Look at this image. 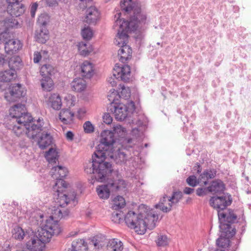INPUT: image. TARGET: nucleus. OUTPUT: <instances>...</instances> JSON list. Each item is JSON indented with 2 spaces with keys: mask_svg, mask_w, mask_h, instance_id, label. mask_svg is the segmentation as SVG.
<instances>
[{
  "mask_svg": "<svg viewBox=\"0 0 251 251\" xmlns=\"http://www.w3.org/2000/svg\"><path fill=\"white\" fill-rule=\"evenodd\" d=\"M120 6L122 10L125 11L127 14L132 12L129 20L126 21L124 19H120L121 13H117L115 17L116 20L113 25V28L118 26L117 36L118 39L123 42L122 45L126 44L128 36V32L135 31L138 28H140L146 23V14L142 11L140 6L137 5H133L132 0H123L120 2Z\"/></svg>",
  "mask_w": 251,
  "mask_h": 251,
  "instance_id": "obj_1",
  "label": "nucleus"
},
{
  "mask_svg": "<svg viewBox=\"0 0 251 251\" xmlns=\"http://www.w3.org/2000/svg\"><path fill=\"white\" fill-rule=\"evenodd\" d=\"M158 219L157 214L153 210H149L145 205L139 206L138 213L129 211L125 215V221L128 227L134 229L139 234H144L147 228L153 229Z\"/></svg>",
  "mask_w": 251,
  "mask_h": 251,
  "instance_id": "obj_2",
  "label": "nucleus"
},
{
  "mask_svg": "<svg viewBox=\"0 0 251 251\" xmlns=\"http://www.w3.org/2000/svg\"><path fill=\"white\" fill-rule=\"evenodd\" d=\"M106 160L104 157L94 154L92 155V162H89V165L85 167V172L87 174H93L97 181H108L113 169L112 164Z\"/></svg>",
  "mask_w": 251,
  "mask_h": 251,
  "instance_id": "obj_3",
  "label": "nucleus"
},
{
  "mask_svg": "<svg viewBox=\"0 0 251 251\" xmlns=\"http://www.w3.org/2000/svg\"><path fill=\"white\" fill-rule=\"evenodd\" d=\"M116 141L114 133L113 131L105 130L100 134V144L96 147L94 152L95 155H99L107 159L108 157L113 158V144Z\"/></svg>",
  "mask_w": 251,
  "mask_h": 251,
  "instance_id": "obj_4",
  "label": "nucleus"
},
{
  "mask_svg": "<svg viewBox=\"0 0 251 251\" xmlns=\"http://www.w3.org/2000/svg\"><path fill=\"white\" fill-rule=\"evenodd\" d=\"M62 231L57 220L52 217L46 220L45 226L38 230L36 234L44 243H48L53 235H58Z\"/></svg>",
  "mask_w": 251,
  "mask_h": 251,
  "instance_id": "obj_5",
  "label": "nucleus"
},
{
  "mask_svg": "<svg viewBox=\"0 0 251 251\" xmlns=\"http://www.w3.org/2000/svg\"><path fill=\"white\" fill-rule=\"evenodd\" d=\"M10 114L13 118L16 119L18 124H21L25 128L33 121L30 114L25 112L24 104L18 103L14 105L10 109Z\"/></svg>",
  "mask_w": 251,
  "mask_h": 251,
  "instance_id": "obj_6",
  "label": "nucleus"
},
{
  "mask_svg": "<svg viewBox=\"0 0 251 251\" xmlns=\"http://www.w3.org/2000/svg\"><path fill=\"white\" fill-rule=\"evenodd\" d=\"M218 219L220 222V230H231L235 227H232L231 224L235 223L237 219V215L230 209L218 211Z\"/></svg>",
  "mask_w": 251,
  "mask_h": 251,
  "instance_id": "obj_7",
  "label": "nucleus"
},
{
  "mask_svg": "<svg viewBox=\"0 0 251 251\" xmlns=\"http://www.w3.org/2000/svg\"><path fill=\"white\" fill-rule=\"evenodd\" d=\"M0 42L4 43L5 52L8 54H13L20 50L23 44L16 39H11L9 33H3L0 34Z\"/></svg>",
  "mask_w": 251,
  "mask_h": 251,
  "instance_id": "obj_8",
  "label": "nucleus"
},
{
  "mask_svg": "<svg viewBox=\"0 0 251 251\" xmlns=\"http://www.w3.org/2000/svg\"><path fill=\"white\" fill-rule=\"evenodd\" d=\"M57 70L50 64L43 65L41 68L40 73L43 76L41 80L42 88L47 91H50L53 86V81L51 76L55 75Z\"/></svg>",
  "mask_w": 251,
  "mask_h": 251,
  "instance_id": "obj_9",
  "label": "nucleus"
},
{
  "mask_svg": "<svg viewBox=\"0 0 251 251\" xmlns=\"http://www.w3.org/2000/svg\"><path fill=\"white\" fill-rule=\"evenodd\" d=\"M232 201L231 195L227 193L222 196L217 195L211 197L209 200V204L218 212L220 210L224 211L231 204Z\"/></svg>",
  "mask_w": 251,
  "mask_h": 251,
  "instance_id": "obj_10",
  "label": "nucleus"
},
{
  "mask_svg": "<svg viewBox=\"0 0 251 251\" xmlns=\"http://www.w3.org/2000/svg\"><path fill=\"white\" fill-rule=\"evenodd\" d=\"M110 111L113 112L116 119L123 121L129 117L126 112V108L125 104L120 103L119 99H113L110 101Z\"/></svg>",
  "mask_w": 251,
  "mask_h": 251,
  "instance_id": "obj_11",
  "label": "nucleus"
},
{
  "mask_svg": "<svg viewBox=\"0 0 251 251\" xmlns=\"http://www.w3.org/2000/svg\"><path fill=\"white\" fill-rule=\"evenodd\" d=\"M8 91V92L5 93L4 98L10 102L18 100L21 98L25 97L26 94L24 88L20 84L11 85Z\"/></svg>",
  "mask_w": 251,
  "mask_h": 251,
  "instance_id": "obj_12",
  "label": "nucleus"
},
{
  "mask_svg": "<svg viewBox=\"0 0 251 251\" xmlns=\"http://www.w3.org/2000/svg\"><path fill=\"white\" fill-rule=\"evenodd\" d=\"M41 121H43V119L41 120L39 118L36 122V124L35 121H33L25 128V133L27 137L34 141L40 135L43 131L46 130L43 127V126L41 124Z\"/></svg>",
  "mask_w": 251,
  "mask_h": 251,
  "instance_id": "obj_13",
  "label": "nucleus"
},
{
  "mask_svg": "<svg viewBox=\"0 0 251 251\" xmlns=\"http://www.w3.org/2000/svg\"><path fill=\"white\" fill-rule=\"evenodd\" d=\"M28 240L26 242L27 249L31 251H42L45 245L40 238L37 234H35L33 231L28 235Z\"/></svg>",
  "mask_w": 251,
  "mask_h": 251,
  "instance_id": "obj_14",
  "label": "nucleus"
},
{
  "mask_svg": "<svg viewBox=\"0 0 251 251\" xmlns=\"http://www.w3.org/2000/svg\"><path fill=\"white\" fill-rule=\"evenodd\" d=\"M221 234L216 240V245L218 247L226 249L230 244V238L232 237L236 233L235 228L231 230H221Z\"/></svg>",
  "mask_w": 251,
  "mask_h": 251,
  "instance_id": "obj_15",
  "label": "nucleus"
},
{
  "mask_svg": "<svg viewBox=\"0 0 251 251\" xmlns=\"http://www.w3.org/2000/svg\"><path fill=\"white\" fill-rule=\"evenodd\" d=\"M53 138L50 132L46 130L43 131L40 135L35 140L39 147L44 150L50 146L53 143Z\"/></svg>",
  "mask_w": 251,
  "mask_h": 251,
  "instance_id": "obj_16",
  "label": "nucleus"
},
{
  "mask_svg": "<svg viewBox=\"0 0 251 251\" xmlns=\"http://www.w3.org/2000/svg\"><path fill=\"white\" fill-rule=\"evenodd\" d=\"M40 24L42 26L35 31V38L37 42L44 44L49 39V32L46 27V21L42 22Z\"/></svg>",
  "mask_w": 251,
  "mask_h": 251,
  "instance_id": "obj_17",
  "label": "nucleus"
},
{
  "mask_svg": "<svg viewBox=\"0 0 251 251\" xmlns=\"http://www.w3.org/2000/svg\"><path fill=\"white\" fill-rule=\"evenodd\" d=\"M100 12L95 6H90L85 12L84 21L89 24H95L100 17Z\"/></svg>",
  "mask_w": 251,
  "mask_h": 251,
  "instance_id": "obj_18",
  "label": "nucleus"
},
{
  "mask_svg": "<svg viewBox=\"0 0 251 251\" xmlns=\"http://www.w3.org/2000/svg\"><path fill=\"white\" fill-rule=\"evenodd\" d=\"M25 5L21 2L8 4L7 7V12L13 17L21 16L25 12Z\"/></svg>",
  "mask_w": 251,
  "mask_h": 251,
  "instance_id": "obj_19",
  "label": "nucleus"
},
{
  "mask_svg": "<svg viewBox=\"0 0 251 251\" xmlns=\"http://www.w3.org/2000/svg\"><path fill=\"white\" fill-rule=\"evenodd\" d=\"M114 70L117 73V76L122 80L127 82L129 80L130 76V67L127 65H124L122 67L116 64Z\"/></svg>",
  "mask_w": 251,
  "mask_h": 251,
  "instance_id": "obj_20",
  "label": "nucleus"
},
{
  "mask_svg": "<svg viewBox=\"0 0 251 251\" xmlns=\"http://www.w3.org/2000/svg\"><path fill=\"white\" fill-rule=\"evenodd\" d=\"M207 189H209V192L213 195H220L224 194L225 185L221 180L217 179L211 182L210 185L207 187Z\"/></svg>",
  "mask_w": 251,
  "mask_h": 251,
  "instance_id": "obj_21",
  "label": "nucleus"
},
{
  "mask_svg": "<svg viewBox=\"0 0 251 251\" xmlns=\"http://www.w3.org/2000/svg\"><path fill=\"white\" fill-rule=\"evenodd\" d=\"M132 50L131 48L126 44L122 45L118 50L119 60L123 63H126L132 57Z\"/></svg>",
  "mask_w": 251,
  "mask_h": 251,
  "instance_id": "obj_22",
  "label": "nucleus"
},
{
  "mask_svg": "<svg viewBox=\"0 0 251 251\" xmlns=\"http://www.w3.org/2000/svg\"><path fill=\"white\" fill-rule=\"evenodd\" d=\"M111 187L112 188V185L109 184V182L105 184L97 186L96 191L99 198L104 200L108 199L110 195V193L112 192Z\"/></svg>",
  "mask_w": 251,
  "mask_h": 251,
  "instance_id": "obj_23",
  "label": "nucleus"
},
{
  "mask_svg": "<svg viewBox=\"0 0 251 251\" xmlns=\"http://www.w3.org/2000/svg\"><path fill=\"white\" fill-rule=\"evenodd\" d=\"M58 197L57 202L60 207H64L71 201L74 203L75 202V197L74 194L69 196L63 192H61L58 193Z\"/></svg>",
  "mask_w": 251,
  "mask_h": 251,
  "instance_id": "obj_24",
  "label": "nucleus"
},
{
  "mask_svg": "<svg viewBox=\"0 0 251 251\" xmlns=\"http://www.w3.org/2000/svg\"><path fill=\"white\" fill-rule=\"evenodd\" d=\"M68 173L66 168L59 165L53 167L50 172L52 176L55 179L65 177L67 176Z\"/></svg>",
  "mask_w": 251,
  "mask_h": 251,
  "instance_id": "obj_25",
  "label": "nucleus"
},
{
  "mask_svg": "<svg viewBox=\"0 0 251 251\" xmlns=\"http://www.w3.org/2000/svg\"><path fill=\"white\" fill-rule=\"evenodd\" d=\"M81 75L85 78H90L94 75L93 64L88 61H84L81 66Z\"/></svg>",
  "mask_w": 251,
  "mask_h": 251,
  "instance_id": "obj_26",
  "label": "nucleus"
},
{
  "mask_svg": "<svg viewBox=\"0 0 251 251\" xmlns=\"http://www.w3.org/2000/svg\"><path fill=\"white\" fill-rule=\"evenodd\" d=\"M8 65L10 70L16 73V71L19 70L23 65L22 59L19 56H13L9 58Z\"/></svg>",
  "mask_w": 251,
  "mask_h": 251,
  "instance_id": "obj_27",
  "label": "nucleus"
},
{
  "mask_svg": "<svg viewBox=\"0 0 251 251\" xmlns=\"http://www.w3.org/2000/svg\"><path fill=\"white\" fill-rule=\"evenodd\" d=\"M217 173V171L215 169H210L205 170L199 176V180H202L203 185H206L208 184L209 179L214 178Z\"/></svg>",
  "mask_w": 251,
  "mask_h": 251,
  "instance_id": "obj_28",
  "label": "nucleus"
},
{
  "mask_svg": "<svg viewBox=\"0 0 251 251\" xmlns=\"http://www.w3.org/2000/svg\"><path fill=\"white\" fill-rule=\"evenodd\" d=\"M71 85L73 90L77 92H81L84 91L86 87L85 81L81 78L74 79Z\"/></svg>",
  "mask_w": 251,
  "mask_h": 251,
  "instance_id": "obj_29",
  "label": "nucleus"
},
{
  "mask_svg": "<svg viewBox=\"0 0 251 251\" xmlns=\"http://www.w3.org/2000/svg\"><path fill=\"white\" fill-rule=\"evenodd\" d=\"M74 114L69 109H63L61 110L59 118L62 122L64 124H70L73 121Z\"/></svg>",
  "mask_w": 251,
  "mask_h": 251,
  "instance_id": "obj_30",
  "label": "nucleus"
},
{
  "mask_svg": "<svg viewBox=\"0 0 251 251\" xmlns=\"http://www.w3.org/2000/svg\"><path fill=\"white\" fill-rule=\"evenodd\" d=\"M13 17H14L11 16L4 20L0 21V25L2 26V30H6L7 31L9 28L16 27L18 25V22Z\"/></svg>",
  "mask_w": 251,
  "mask_h": 251,
  "instance_id": "obj_31",
  "label": "nucleus"
},
{
  "mask_svg": "<svg viewBox=\"0 0 251 251\" xmlns=\"http://www.w3.org/2000/svg\"><path fill=\"white\" fill-rule=\"evenodd\" d=\"M72 250L74 251H87L88 246L83 239H77L73 241L72 244Z\"/></svg>",
  "mask_w": 251,
  "mask_h": 251,
  "instance_id": "obj_32",
  "label": "nucleus"
},
{
  "mask_svg": "<svg viewBox=\"0 0 251 251\" xmlns=\"http://www.w3.org/2000/svg\"><path fill=\"white\" fill-rule=\"evenodd\" d=\"M107 246L108 249L111 251H121L123 249V243L118 239L110 240Z\"/></svg>",
  "mask_w": 251,
  "mask_h": 251,
  "instance_id": "obj_33",
  "label": "nucleus"
},
{
  "mask_svg": "<svg viewBox=\"0 0 251 251\" xmlns=\"http://www.w3.org/2000/svg\"><path fill=\"white\" fill-rule=\"evenodd\" d=\"M110 181L109 182V184L112 185V192H116L120 190H125L126 188V181L123 179H119L116 182H114L109 177Z\"/></svg>",
  "mask_w": 251,
  "mask_h": 251,
  "instance_id": "obj_34",
  "label": "nucleus"
},
{
  "mask_svg": "<svg viewBox=\"0 0 251 251\" xmlns=\"http://www.w3.org/2000/svg\"><path fill=\"white\" fill-rule=\"evenodd\" d=\"M121 95H119L117 92L115 91L114 90V91L110 95H108V99L109 101H111L113 99H118L120 97H123L125 99H127L130 97V92L128 89H126L124 87L122 88Z\"/></svg>",
  "mask_w": 251,
  "mask_h": 251,
  "instance_id": "obj_35",
  "label": "nucleus"
},
{
  "mask_svg": "<svg viewBox=\"0 0 251 251\" xmlns=\"http://www.w3.org/2000/svg\"><path fill=\"white\" fill-rule=\"evenodd\" d=\"M16 73L10 70L0 72V81L3 82H9L16 77Z\"/></svg>",
  "mask_w": 251,
  "mask_h": 251,
  "instance_id": "obj_36",
  "label": "nucleus"
},
{
  "mask_svg": "<svg viewBox=\"0 0 251 251\" xmlns=\"http://www.w3.org/2000/svg\"><path fill=\"white\" fill-rule=\"evenodd\" d=\"M12 237L17 240H22L24 237L29 234L24 231V229L19 226H16L12 230Z\"/></svg>",
  "mask_w": 251,
  "mask_h": 251,
  "instance_id": "obj_37",
  "label": "nucleus"
},
{
  "mask_svg": "<svg viewBox=\"0 0 251 251\" xmlns=\"http://www.w3.org/2000/svg\"><path fill=\"white\" fill-rule=\"evenodd\" d=\"M167 195H164L163 198H162L159 203L156 204L155 207L156 208H159L161 210H162L163 212L167 213L170 211L172 209V205L170 204V202L168 203L169 206H165L164 205L165 202L167 201V199H169Z\"/></svg>",
  "mask_w": 251,
  "mask_h": 251,
  "instance_id": "obj_38",
  "label": "nucleus"
},
{
  "mask_svg": "<svg viewBox=\"0 0 251 251\" xmlns=\"http://www.w3.org/2000/svg\"><path fill=\"white\" fill-rule=\"evenodd\" d=\"M114 157L112 158L114 159L115 162L117 164L125 163L127 161V156L126 154L118 150L116 152L114 153L113 152Z\"/></svg>",
  "mask_w": 251,
  "mask_h": 251,
  "instance_id": "obj_39",
  "label": "nucleus"
},
{
  "mask_svg": "<svg viewBox=\"0 0 251 251\" xmlns=\"http://www.w3.org/2000/svg\"><path fill=\"white\" fill-rule=\"evenodd\" d=\"M57 153V152L56 150L51 148L46 152L45 157L47 158L49 163H56V161L58 160Z\"/></svg>",
  "mask_w": 251,
  "mask_h": 251,
  "instance_id": "obj_40",
  "label": "nucleus"
},
{
  "mask_svg": "<svg viewBox=\"0 0 251 251\" xmlns=\"http://www.w3.org/2000/svg\"><path fill=\"white\" fill-rule=\"evenodd\" d=\"M114 203L112 205L113 209L119 210L123 208L126 205V202L124 198L120 196H118L113 200Z\"/></svg>",
  "mask_w": 251,
  "mask_h": 251,
  "instance_id": "obj_41",
  "label": "nucleus"
},
{
  "mask_svg": "<svg viewBox=\"0 0 251 251\" xmlns=\"http://www.w3.org/2000/svg\"><path fill=\"white\" fill-rule=\"evenodd\" d=\"M51 103V107L55 110H59L61 108L62 105L61 99L59 95L54 94L50 98Z\"/></svg>",
  "mask_w": 251,
  "mask_h": 251,
  "instance_id": "obj_42",
  "label": "nucleus"
},
{
  "mask_svg": "<svg viewBox=\"0 0 251 251\" xmlns=\"http://www.w3.org/2000/svg\"><path fill=\"white\" fill-rule=\"evenodd\" d=\"M182 197L183 194L182 192L179 191H174L172 196L168 199V201L170 202V204L172 206L174 204L177 203L182 199Z\"/></svg>",
  "mask_w": 251,
  "mask_h": 251,
  "instance_id": "obj_43",
  "label": "nucleus"
},
{
  "mask_svg": "<svg viewBox=\"0 0 251 251\" xmlns=\"http://www.w3.org/2000/svg\"><path fill=\"white\" fill-rule=\"evenodd\" d=\"M55 183V187H57V192L58 193L63 192L64 189L68 187L69 185L64 179L62 178H57Z\"/></svg>",
  "mask_w": 251,
  "mask_h": 251,
  "instance_id": "obj_44",
  "label": "nucleus"
},
{
  "mask_svg": "<svg viewBox=\"0 0 251 251\" xmlns=\"http://www.w3.org/2000/svg\"><path fill=\"white\" fill-rule=\"evenodd\" d=\"M186 182L189 185L192 187H195L198 184H201V185H203L202 180H200L199 178L197 179L196 176L194 175L189 176L186 179Z\"/></svg>",
  "mask_w": 251,
  "mask_h": 251,
  "instance_id": "obj_45",
  "label": "nucleus"
},
{
  "mask_svg": "<svg viewBox=\"0 0 251 251\" xmlns=\"http://www.w3.org/2000/svg\"><path fill=\"white\" fill-rule=\"evenodd\" d=\"M124 213L120 210H116L112 214L111 219L115 223H120L122 220Z\"/></svg>",
  "mask_w": 251,
  "mask_h": 251,
  "instance_id": "obj_46",
  "label": "nucleus"
},
{
  "mask_svg": "<svg viewBox=\"0 0 251 251\" xmlns=\"http://www.w3.org/2000/svg\"><path fill=\"white\" fill-rule=\"evenodd\" d=\"M81 34L83 39L86 40H90L93 36L92 30L89 27L84 28L82 30Z\"/></svg>",
  "mask_w": 251,
  "mask_h": 251,
  "instance_id": "obj_47",
  "label": "nucleus"
},
{
  "mask_svg": "<svg viewBox=\"0 0 251 251\" xmlns=\"http://www.w3.org/2000/svg\"><path fill=\"white\" fill-rule=\"evenodd\" d=\"M25 129V127H23L21 124H18L13 126L12 131L16 136H19L23 133Z\"/></svg>",
  "mask_w": 251,
  "mask_h": 251,
  "instance_id": "obj_48",
  "label": "nucleus"
},
{
  "mask_svg": "<svg viewBox=\"0 0 251 251\" xmlns=\"http://www.w3.org/2000/svg\"><path fill=\"white\" fill-rule=\"evenodd\" d=\"M125 105L126 106V112L129 117L135 110V103L133 101L131 100L128 102L126 104H125Z\"/></svg>",
  "mask_w": 251,
  "mask_h": 251,
  "instance_id": "obj_49",
  "label": "nucleus"
},
{
  "mask_svg": "<svg viewBox=\"0 0 251 251\" xmlns=\"http://www.w3.org/2000/svg\"><path fill=\"white\" fill-rule=\"evenodd\" d=\"M87 44L84 42H81L78 45V50L80 54L82 55L86 56L88 55L90 52L86 48Z\"/></svg>",
  "mask_w": 251,
  "mask_h": 251,
  "instance_id": "obj_50",
  "label": "nucleus"
},
{
  "mask_svg": "<svg viewBox=\"0 0 251 251\" xmlns=\"http://www.w3.org/2000/svg\"><path fill=\"white\" fill-rule=\"evenodd\" d=\"M157 244L158 246H165L168 244L167 237L165 235L158 236Z\"/></svg>",
  "mask_w": 251,
  "mask_h": 251,
  "instance_id": "obj_51",
  "label": "nucleus"
},
{
  "mask_svg": "<svg viewBox=\"0 0 251 251\" xmlns=\"http://www.w3.org/2000/svg\"><path fill=\"white\" fill-rule=\"evenodd\" d=\"M83 127L86 133H89L94 131V126L90 121L86 122L84 124Z\"/></svg>",
  "mask_w": 251,
  "mask_h": 251,
  "instance_id": "obj_52",
  "label": "nucleus"
},
{
  "mask_svg": "<svg viewBox=\"0 0 251 251\" xmlns=\"http://www.w3.org/2000/svg\"><path fill=\"white\" fill-rule=\"evenodd\" d=\"M208 192L209 189H207V187H200L196 190V194L200 197L205 196Z\"/></svg>",
  "mask_w": 251,
  "mask_h": 251,
  "instance_id": "obj_53",
  "label": "nucleus"
},
{
  "mask_svg": "<svg viewBox=\"0 0 251 251\" xmlns=\"http://www.w3.org/2000/svg\"><path fill=\"white\" fill-rule=\"evenodd\" d=\"M53 219V217L56 219H62L63 217V210L60 209V208H56L54 210V212L53 213V216H51Z\"/></svg>",
  "mask_w": 251,
  "mask_h": 251,
  "instance_id": "obj_54",
  "label": "nucleus"
},
{
  "mask_svg": "<svg viewBox=\"0 0 251 251\" xmlns=\"http://www.w3.org/2000/svg\"><path fill=\"white\" fill-rule=\"evenodd\" d=\"M9 59V57L3 53H0V67H3L8 64Z\"/></svg>",
  "mask_w": 251,
  "mask_h": 251,
  "instance_id": "obj_55",
  "label": "nucleus"
},
{
  "mask_svg": "<svg viewBox=\"0 0 251 251\" xmlns=\"http://www.w3.org/2000/svg\"><path fill=\"white\" fill-rule=\"evenodd\" d=\"M90 245H93L96 248L99 249L102 248L104 245H102L101 242L97 239L94 238L90 242Z\"/></svg>",
  "mask_w": 251,
  "mask_h": 251,
  "instance_id": "obj_56",
  "label": "nucleus"
},
{
  "mask_svg": "<svg viewBox=\"0 0 251 251\" xmlns=\"http://www.w3.org/2000/svg\"><path fill=\"white\" fill-rule=\"evenodd\" d=\"M103 122L107 125L111 124L112 122V118L109 113H104L103 117Z\"/></svg>",
  "mask_w": 251,
  "mask_h": 251,
  "instance_id": "obj_57",
  "label": "nucleus"
},
{
  "mask_svg": "<svg viewBox=\"0 0 251 251\" xmlns=\"http://www.w3.org/2000/svg\"><path fill=\"white\" fill-rule=\"evenodd\" d=\"M42 58V55L40 52L38 51L34 52L33 61L35 63H38L41 60Z\"/></svg>",
  "mask_w": 251,
  "mask_h": 251,
  "instance_id": "obj_58",
  "label": "nucleus"
},
{
  "mask_svg": "<svg viewBox=\"0 0 251 251\" xmlns=\"http://www.w3.org/2000/svg\"><path fill=\"white\" fill-rule=\"evenodd\" d=\"M37 7L38 4L36 3H34L31 5L30 7V14L32 17H34Z\"/></svg>",
  "mask_w": 251,
  "mask_h": 251,
  "instance_id": "obj_59",
  "label": "nucleus"
},
{
  "mask_svg": "<svg viewBox=\"0 0 251 251\" xmlns=\"http://www.w3.org/2000/svg\"><path fill=\"white\" fill-rule=\"evenodd\" d=\"M19 146L22 148H27L28 146V143L26 139H21L19 142Z\"/></svg>",
  "mask_w": 251,
  "mask_h": 251,
  "instance_id": "obj_60",
  "label": "nucleus"
},
{
  "mask_svg": "<svg viewBox=\"0 0 251 251\" xmlns=\"http://www.w3.org/2000/svg\"><path fill=\"white\" fill-rule=\"evenodd\" d=\"M74 135L73 133L71 131H67V132L66 134V138L68 140H73L74 139Z\"/></svg>",
  "mask_w": 251,
  "mask_h": 251,
  "instance_id": "obj_61",
  "label": "nucleus"
},
{
  "mask_svg": "<svg viewBox=\"0 0 251 251\" xmlns=\"http://www.w3.org/2000/svg\"><path fill=\"white\" fill-rule=\"evenodd\" d=\"M193 169L194 171H196L198 174L200 173L201 171V167L200 163H197L194 167Z\"/></svg>",
  "mask_w": 251,
  "mask_h": 251,
  "instance_id": "obj_62",
  "label": "nucleus"
},
{
  "mask_svg": "<svg viewBox=\"0 0 251 251\" xmlns=\"http://www.w3.org/2000/svg\"><path fill=\"white\" fill-rule=\"evenodd\" d=\"M194 191V189L190 187H185L183 190L184 193L189 195Z\"/></svg>",
  "mask_w": 251,
  "mask_h": 251,
  "instance_id": "obj_63",
  "label": "nucleus"
},
{
  "mask_svg": "<svg viewBox=\"0 0 251 251\" xmlns=\"http://www.w3.org/2000/svg\"><path fill=\"white\" fill-rule=\"evenodd\" d=\"M108 81L111 84V86L114 87L116 85V82L114 80V78L110 77Z\"/></svg>",
  "mask_w": 251,
  "mask_h": 251,
  "instance_id": "obj_64",
  "label": "nucleus"
}]
</instances>
